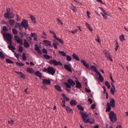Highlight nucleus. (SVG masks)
Returning <instances> with one entry per match:
<instances>
[{"instance_id": "bf43d9fd", "label": "nucleus", "mask_w": 128, "mask_h": 128, "mask_svg": "<svg viewBox=\"0 0 128 128\" xmlns=\"http://www.w3.org/2000/svg\"><path fill=\"white\" fill-rule=\"evenodd\" d=\"M85 91L86 92H90L91 91V90L90 89L88 90L87 88H85Z\"/></svg>"}, {"instance_id": "412c9836", "label": "nucleus", "mask_w": 128, "mask_h": 128, "mask_svg": "<svg viewBox=\"0 0 128 128\" xmlns=\"http://www.w3.org/2000/svg\"><path fill=\"white\" fill-rule=\"evenodd\" d=\"M9 13L6 12L4 14V17L5 18H13L14 16H10L9 15Z\"/></svg>"}, {"instance_id": "774afa93", "label": "nucleus", "mask_w": 128, "mask_h": 128, "mask_svg": "<svg viewBox=\"0 0 128 128\" xmlns=\"http://www.w3.org/2000/svg\"><path fill=\"white\" fill-rule=\"evenodd\" d=\"M103 12L104 13V14H106V15L108 16V15L105 10H103Z\"/></svg>"}, {"instance_id": "e433bc0d", "label": "nucleus", "mask_w": 128, "mask_h": 128, "mask_svg": "<svg viewBox=\"0 0 128 128\" xmlns=\"http://www.w3.org/2000/svg\"><path fill=\"white\" fill-rule=\"evenodd\" d=\"M0 57L2 59H4L5 58L4 54L1 52H0Z\"/></svg>"}, {"instance_id": "c756f323", "label": "nucleus", "mask_w": 128, "mask_h": 128, "mask_svg": "<svg viewBox=\"0 0 128 128\" xmlns=\"http://www.w3.org/2000/svg\"><path fill=\"white\" fill-rule=\"evenodd\" d=\"M77 107L78 110L82 111H83L84 110V107L80 105H78L77 106Z\"/></svg>"}, {"instance_id": "9d476101", "label": "nucleus", "mask_w": 128, "mask_h": 128, "mask_svg": "<svg viewBox=\"0 0 128 128\" xmlns=\"http://www.w3.org/2000/svg\"><path fill=\"white\" fill-rule=\"evenodd\" d=\"M64 67L67 70L70 72H72V70L71 66L68 64H64Z\"/></svg>"}, {"instance_id": "58836bf2", "label": "nucleus", "mask_w": 128, "mask_h": 128, "mask_svg": "<svg viewBox=\"0 0 128 128\" xmlns=\"http://www.w3.org/2000/svg\"><path fill=\"white\" fill-rule=\"evenodd\" d=\"M6 62L8 63L9 64H13V62H12L11 60L8 59H6Z\"/></svg>"}, {"instance_id": "473e14b6", "label": "nucleus", "mask_w": 128, "mask_h": 128, "mask_svg": "<svg viewBox=\"0 0 128 128\" xmlns=\"http://www.w3.org/2000/svg\"><path fill=\"white\" fill-rule=\"evenodd\" d=\"M59 53L60 54L62 55V56H66V53L63 51H59Z\"/></svg>"}, {"instance_id": "338daca9", "label": "nucleus", "mask_w": 128, "mask_h": 128, "mask_svg": "<svg viewBox=\"0 0 128 128\" xmlns=\"http://www.w3.org/2000/svg\"><path fill=\"white\" fill-rule=\"evenodd\" d=\"M110 78L111 79L112 81V82H113L114 83V80H113V79L112 77V76L111 75L110 76Z\"/></svg>"}, {"instance_id": "603ef678", "label": "nucleus", "mask_w": 128, "mask_h": 128, "mask_svg": "<svg viewBox=\"0 0 128 128\" xmlns=\"http://www.w3.org/2000/svg\"><path fill=\"white\" fill-rule=\"evenodd\" d=\"M30 36L32 37H34L37 36V35L34 33H31L30 34Z\"/></svg>"}, {"instance_id": "423d86ee", "label": "nucleus", "mask_w": 128, "mask_h": 128, "mask_svg": "<svg viewBox=\"0 0 128 128\" xmlns=\"http://www.w3.org/2000/svg\"><path fill=\"white\" fill-rule=\"evenodd\" d=\"M14 37L15 40L18 43L20 44H22L23 42L21 38H20L18 36L15 35L14 36Z\"/></svg>"}, {"instance_id": "2f4dec72", "label": "nucleus", "mask_w": 128, "mask_h": 128, "mask_svg": "<svg viewBox=\"0 0 128 128\" xmlns=\"http://www.w3.org/2000/svg\"><path fill=\"white\" fill-rule=\"evenodd\" d=\"M66 110L67 112H72V110L71 108H70L69 107L67 106L66 108Z\"/></svg>"}, {"instance_id": "0e129e2a", "label": "nucleus", "mask_w": 128, "mask_h": 128, "mask_svg": "<svg viewBox=\"0 0 128 128\" xmlns=\"http://www.w3.org/2000/svg\"><path fill=\"white\" fill-rule=\"evenodd\" d=\"M81 61L82 62L83 64H86V62L85 61L83 60H81Z\"/></svg>"}, {"instance_id": "6e6d98bb", "label": "nucleus", "mask_w": 128, "mask_h": 128, "mask_svg": "<svg viewBox=\"0 0 128 128\" xmlns=\"http://www.w3.org/2000/svg\"><path fill=\"white\" fill-rule=\"evenodd\" d=\"M30 18H31V20L33 21L34 20L35 22H36V21L35 20V17H34L33 16L31 15H30Z\"/></svg>"}, {"instance_id": "20e7f679", "label": "nucleus", "mask_w": 128, "mask_h": 128, "mask_svg": "<svg viewBox=\"0 0 128 128\" xmlns=\"http://www.w3.org/2000/svg\"><path fill=\"white\" fill-rule=\"evenodd\" d=\"M5 37L8 41V43L11 44L12 36L11 34L9 33H6L5 34Z\"/></svg>"}, {"instance_id": "7c9ffc66", "label": "nucleus", "mask_w": 128, "mask_h": 128, "mask_svg": "<svg viewBox=\"0 0 128 128\" xmlns=\"http://www.w3.org/2000/svg\"><path fill=\"white\" fill-rule=\"evenodd\" d=\"M9 22L10 25L11 26H12L13 25L14 23H15V21L14 20L10 19L9 20Z\"/></svg>"}, {"instance_id": "a18cd8bd", "label": "nucleus", "mask_w": 128, "mask_h": 128, "mask_svg": "<svg viewBox=\"0 0 128 128\" xmlns=\"http://www.w3.org/2000/svg\"><path fill=\"white\" fill-rule=\"evenodd\" d=\"M66 56V60L68 61H70L72 60L71 58L69 56L67 55Z\"/></svg>"}, {"instance_id": "a878e982", "label": "nucleus", "mask_w": 128, "mask_h": 128, "mask_svg": "<svg viewBox=\"0 0 128 128\" xmlns=\"http://www.w3.org/2000/svg\"><path fill=\"white\" fill-rule=\"evenodd\" d=\"M54 88L58 91L61 92L62 91L60 86L58 84L54 86Z\"/></svg>"}, {"instance_id": "de8ad7c7", "label": "nucleus", "mask_w": 128, "mask_h": 128, "mask_svg": "<svg viewBox=\"0 0 128 128\" xmlns=\"http://www.w3.org/2000/svg\"><path fill=\"white\" fill-rule=\"evenodd\" d=\"M78 29H76L74 30L71 31V32L73 34H75L76 33L78 32Z\"/></svg>"}, {"instance_id": "09e8293b", "label": "nucleus", "mask_w": 128, "mask_h": 128, "mask_svg": "<svg viewBox=\"0 0 128 128\" xmlns=\"http://www.w3.org/2000/svg\"><path fill=\"white\" fill-rule=\"evenodd\" d=\"M100 14H101L102 15V16H103L104 18V19H105V20H106V19H107V17L106 16V14H104L103 13H102L101 12H100Z\"/></svg>"}, {"instance_id": "4468645a", "label": "nucleus", "mask_w": 128, "mask_h": 128, "mask_svg": "<svg viewBox=\"0 0 128 128\" xmlns=\"http://www.w3.org/2000/svg\"><path fill=\"white\" fill-rule=\"evenodd\" d=\"M115 100L114 99H111L110 101V106L112 107L115 106Z\"/></svg>"}, {"instance_id": "4c0bfd02", "label": "nucleus", "mask_w": 128, "mask_h": 128, "mask_svg": "<svg viewBox=\"0 0 128 128\" xmlns=\"http://www.w3.org/2000/svg\"><path fill=\"white\" fill-rule=\"evenodd\" d=\"M70 8L74 12L76 11V8L75 6H71Z\"/></svg>"}, {"instance_id": "6e6552de", "label": "nucleus", "mask_w": 128, "mask_h": 128, "mask_svg": "<svg viewBox=\"0 0 128 128\" xmlns=\"http://www.w3.org/2000/svg\"><path fill=\"white\" fill-rule=\"evenodd\" d=\"M94 120L93 118H88V119H86V120H85V122L84 123H89L90 124H92L94 123Z\"/></svg>"}, {"instance_id": "c9c22d12", "label": "nucleus", "mask_w": 128, "mask_h": 128, "mask_svg": "<svg viewBox=\"0 0 128 128\" xmlns=\"http://www.w3.org/2000/svg\"><path fill=\"white\" fill-rule=\"evenodd\" d=\"M119 38L120 39V40L122 41H123L125 40L124 36L122 34L120 36Z\"/></svg>"}, {"instance_id": "3c124183", "label": "nucleus", "mask_w": 128, "mask_h": 128, "mask_svg": "<svg viewBox=\"0 0 128 128\" xmlns=\"http://www.w3.org/2000/svg\"><path fill=\"white\" fill-rule=\"evenodd\" d=\"M42 52L44 53H45L46 54H48L47 51L45 48H44L43 49Z\"/></svg>"}, {"instance_id": "052dcab7", "label": "nucleus", "mask_w": 128, "mask_h": 128, "mask_svg": "<svg viewBox=\"0 0 128 128\" xmlns=\"http://www.w3.org/2000/svg\"><path fill=\"white\" fill-rule=\"evenodd\" d=\"M20 76H21V77L22 78H25V75L24 74L22 73V72Z\"/></svg>"}, {"instance_id": "7ed1b4c3", "label": "nucleus", "mask_w": 128, "mask_h": 128, "mask_svg": "<svg viewBox=\"0 0 128 128\" xmlns=\"http://www.w3.org/2000/svg\"><path fill=\"white\" fill-rule=\"evenodd\" d=\"M103 53L107 60L112 62V57L110 56V54L108 51L106 50H104L103 51Z\"/></svg>"}, {"instance_id": "a19ab883", "label": "nucleus", "mask_w": 128, "mask_h": 128, "mask_svg": "<svg viewBox=\"0 0 128 128\" xmlns=\"http://www.w3.org/2000/svg\"><path fill=\"white\" fill-rule=\"evenodd\" d=\"M23 50V49L22 46H19V52H22Z\"/></svg>"}, {"instance_id": "69168bd1", "label": "nucleus", "mask_w": 128, "mask_h": 128, "mask_svg": "<svg viewBox=\"0 0 128 128\" xmlns=\"http://www.w3.org/2000/svg\"><path fill=\"white\" fill-rule=\"evenodd\" d=\"M85 24L86 26L88 28L90 26V25L89 24L87 23H86Z\"/></svg>"}, {"instance_id": "2eb2a0df", "label": "nucleus", "mask_w": 128, "mask_h": 128, "mask_svg": "<svg viewBox=\"0 0 128 128\" xmlns=\"http://www.w3.org/2000/svg\"><path fill=\"white\" fill-rule=\"evenodd\" d=\"M97 74L99 75L98 78L99 81L101 82H102L104 80V79L103 76L99 72Z\"/></svg>"}, {"instance_id": "1a4fd4ad", "label": "nucleus", "mask_w": 128, "mask_h": 128, "mask_svg": "<svg viewBox=\"0 0 128 128\" xmlns=\"http://www.w3.org/2000/svg\"><path fill=\"white\" fill-rule=\"evenodd\" d=\"M42 84H45L50 85L51 84L50 81L47 79H44L42 80Z\"/></svg>"}, {"instance_id": "49530a36", "label": "nucleus", "mask_w": 128, "mask_h": 128, "mask_svg": "<svg viewBox=\"0 0 128 128\" xmlns=\"http://www.w3.org/2000/svg\"><path fill=\"white\" fill-rule=\"evenodd\" d=\"M22 58L23 60H25L26 59V54L24 53H23L22 55Z\"/></svg>"}, {"instance_id": "13d9d810", "label": "nucleus", "mask_w": 128, "mask_h": 128, "mask_svg": "<svg viewBox=\"0 0 128 128\" xmlns=\"http://www.w3.org/2000/svg\"><path fill=\"white\" fill-rule=\"evenodd\" d=\"M118 47H119V46L118 44V42H117L116 43V46L115 48L116 51L117 50Z\"/></svg>"}, {"instance_id": "dca6fc26", "label": "nucleus", "mask_w": 128, "mask_h": 128, "mask_svg": "<svg viewBox=\"0 0 128 128\" xmlns=\"http://www.w3.org/2000/svg\"><path fill=\"white\" fill-rule=\"evenodd\" d=\"M67 82L69 84H70L72 86H73L75 84V83L72 79H68Z\"/></svg>"}, {"instance_id": "5fc2aeb1", "label": "nucleus", "mask_w": 128, "mask_h": 128, "mask_svg": "<svg viewBox=\"0 0 128 128\" xmlns=\"http://www.w3.org/2000/svg\"><path fill=\"white\" fill-rule=\"evenodd\" d=\"M16 20H17V21H18L20 20V18L19 17V16L18 14H17L16 15Z\"/></svg>"}, {"instance_id": "cd10ccee", "label": "nucleus", "mask_w": 128, "mask_h": 128, "mask_svg": "<svg viewBox=\"0 0 128 128\" xmlns=\"http://www.w3.org/2000/svg\"><path fill=\"white\" fill-rule=\"evenodd\" d=\"M24 46L25 48H28L30 47V45L26 41V40H24Z\"/></svg>"}, {"instance_id": "e2e57ef3", "label": "nucleus", "mask_w": 128, "mask_h": 128, "mask_svg": "<svg viewBox=\"0 0 128 128\" xmlns=\"http://www.w3.org/2000/svg\"><path fill=\"white\" fill-rule=\"evenodd\" d=\"M14 120H10V121H8V123L9 124H12L13 123Z\"/></svg>"}, {"instance_id": "ddd939ff", "label": "nucleus", "mask_w": 128, "mask_h": 128, "mask_svg": "<svg viewBox=\"0 0 128 128\" xmlns=\"http://www.w3.org/2000/svg\"><path fill=\"white\" fill-rule=\"evenodd\" d=\"M43 42L46 46H50L52 45L51 42L49 41L48 40H44L43 41Z\"/></svg>"}, {"instance_id": "c85d7f7f", "label": "nucleus", "mask_w": 128, "mask_h": 128, "mask_svg": "<svg viewBox=\"0 0 128 128\" xmlns=\"http://www.w3.org/2000/svg\"><path fill=\"white\" fill-rule=\"evenodd\" d=\"M58 44L59 43L55 41V42L53 44V46L55 49H57L58 48L57 46Z\"/></svg>"}, {"instance_id": "680f3d73", "label": "nucleus", "mask_w": 128, "mask_h": 128, "mask_svg": "<svg viewBox=\"0 0 128 128\" xmlns=\"http://www.w3.org/2000/svg\"><path fill=\"white\" fill-rule=\"evenodd\" d=\"M102 88H103L104 89V92H103V93H105V92H106V87L105 86H103L102 87Z\"/></svg>"}, {"instance_id": "c03bdc74", "label": "nucleus", "mask_w": 128, "mask_h": 128, "mask_svg": "<svg viewBox=\"0 0 128 128\" xmlns=\"http://www.w3.org/2000/svg\"><path fill=\"white\" fill-rule=\"evenodd\" d=\"M43 34L44 35V36H42V38L44 39H46L47 38L46 36L47 35L46 33L44 32H43Z\"/></svg>"}, {"instance_id": "b1692460", "label": "nucleus", "mask_w": 128, "mask_h": 128, "mask_svg": "<svg viewBox=\"0 0 128 128\" xmlns=\"http://www.w3.org/2000/svg\"><path fill=\"white\" fill-rule=\"evenodd\" d=\"M107 107L106 108V112H109L110 111L111 108V106L109 102L107 103Z\"/></svg>"}, {"instance_id": "f03ea898", "label": "nucleus", "mask_w": 128, "mask_h": 128, "mask_svg": "<svg viewBox=\"0 0 128 128\" xmlns=\"http://www.w3.org/2000/svg\"><path fill=\"white\" fill-rule=\"evenodd\" d=\"M109 118L112 123L117 120L116 114L113 111H110L109 113Z\"/></svg>"}, {"instance_id": "79ce46f5", "label": "nucleus", "mask_w": 128, "mask_h": 128, "mask_svg": "<svg viewBox=\"0 0 128 128\" xmlns=\"http://www.w3.org/2000/svg\"><path fill=\"white\" fill-rule=\"evenodd\" d=\"M115 92V88H112L110 89V92L112 94L114 95V92Z\"/></svg>"}, {"instance_id": "864d4df0", "label": "nucleus", "mask_w": 128, "mask_h": 128, "mask_svg": "<svg viewBox=\"0 0 128 128\" xmlns=\"http://www.w3.org/2000/svg\"><path fill=\"white\" fill-rule=\"evenodd\" d=\"M88 101L89 102L90 104H92L93 102V101L90 98H88Z\"/></svg>"}, {"instance_id": "4d7b16f0", "label": "nucleus", "mask_w": 128, "mask_h": 128, "mask_svg": "<svg viewBox=\"0 0 128 128\" xmlns=\"http://www.w3.org/2000/svg\"><path fill=\"white\" fill-rule=\"evenodd\" d=\"M96 104H92L91 106V108L92 109H94V108Z\"/></svg>"}, {"instance_id": "9b49d317", "label": "nucleus", "mask_w": 128, "mask_h": 128, "mask_svg": "<svg viewBox=\"0 0 128 128\" xmlns=\"http://www.w3.org/2000/svg\"><path fill=\"white\" fill-rule=\"evenodd\" d=\"M34 49L36 50L37 51L38 53L40 54H42V51L40 50L39 47L38 46V45L36 44H35V45Z\"/></svg>"}, {"instance_id": "39448f33", "label": "nucleus", "mask_w": 128, "mask_h": 128, "mask_svg": "<svg viewBox=\"0 0 128 128\" xmlns=\"http://www.w3.org/2000/svg\"><path fill=\"white\" fill-rule=\"evenodd\" d=\"M21 24L22 26L26 30L28 26V21L25 19H24L22 21Z\"/></svg>"}, {"instance_id": "5701e85b", "label": "nucleus", "mask_w": 128, "mask_h": 128, "mask_svg": "<svg viewBox=\"0 0 128 128\" xmlns=\"http://www.w3.org/2000/svg\"><path fill=\"white\" fill-rule=\"evenodd\" d=\"M26 70L30 73L33 74L34 72V70L31 68H27Z\"/></svg>"}, {"instance_id": "393cba45", "label": "nucleus", "mask_w": 128, "mask_h": 128, "mask_svg": "<svg viewBox=\"0 0 128 128\" xmlns=\"http://www.w3.org/2000/svg\"><path fill=\"white\" fill-rule=\"evenodd\" d=\"M91 69L92 70H93L95 72L96 74L99 72L98 70L97 69L96 67L94 66H91Z\"/></svg>"}, {"instance_id": "aec40b11", "label": "nucleus", "mask_w": 128, "mask_h": 128, "mask_svg": "<svg viewBox=\"0 0 128 128\" xmlns=\"http://www.w3.org/2000/svg\"><path fill=\"white\" fill-rule=\"evenodd\" d=\"M70 104L72 106H74L77 104V102L74 100L70 102Z\"/></svg>"}, {"instance_id": "f257e3e1", "label": "nucleus", "mask_w": 128, "mask_h": 128, "mask_svg": "<svg viewBox=\"0 0 128 128\" xmlns=\"http://www.w3.org/2000/svg\"><path fill=\"white\" fill-rule=\"evenodd\" d=\"M55 68L50 66H48L47 68H44L42 70V71L45 72L49 74H51L53 76L56 72Z\"/></svg>"}, {"instance_id": "bb28decb", "label": "nucleus", "mask_w": 128, "mask_h": 128, "mask_svg": "<svg viewBox=\"0 0 128 128\" xmlns=\"http://www.w3.org/2000/svg\"><path fill=\"white\" fill-rule=\"evenodd\" d=\"M8 48H9V49L11 50L13 52H15V51L14 50H15L16 48L12 46V44H10V45H9L8 46Z\"/></svg>"}, {"instance_id": "37998d69", "label": "nucleus", "mask_w": 128, "mask_h": 128, "mask_svg": "<svg viewBox=\"0 0 128 128\" xmlns=\"http://www.w3.org/2000/svg\"><path fill=\"white\" fill-rule=\"evenodd\" d=\"M65 85L67 88H70L71 87L70 85L68 83L66 82L65 83Z\"/></svg>"}, {"instance_id": "0eeeda50", "label": "nucleus", "mask_w": 128, "mask_h": 128, "mask_svg": "<svg viewBox=\"0 0 128 128\" xmlns=\"http://www.w3.org/2000/svg\"><path fill=\"white\" fill-rule=\"evenodd\" d=\"M80 114L82 117V119L84 120V122L85 120H86V119L85 118H87L88 116L85 112H80Z\"/></svg>"}, {"instance_id": "f3484780", "label": "nucleus", "mask_w": 128, "mask_h": 128, "mask_svg": "<svg viewBox=\"0 0 128 128\" xmlns=\"http://www.w3.org/2000/svg\"><path fill=\"white\" fill-rule=\"evenodd\" d=\"M15 27L16 28H18L20 30H22V27L21 25L18 22H16L15 25Z\"/></svg>"}, {"instance_id": "f704fd0d", "label": "nucleus", "mask_w": 128, "mask_h": 128, "mask_svg": "<svg viewBox=\"0 0 128 128\" xmlns=\"http://www.w3.org/2000/svg\"><path fill=\"white\" fill-rule=\"evenodd\" d=\"M105 84L106 86H107V87L108 88H110L111 87L110 85V84H109V83L108 82V81H106V82L105 83Z\"/></svg>"}, {"instance_id": "f8f14e48", "label": "nucleus", "mask_w": 128, "mask_h": 128, "mask_svg": "<svg viewBox=\"0 0 128 128\" xmlns=\"http://www.w3.org/2000/svg\"><path fill=\"white\" fill-rule=\"evenodd\" d=\"M34 75L41 78L42 77V74L39 71H36L34 73Z\"/></svg>"}, {"instance_id": "6ab92c4d", "label": "nucleus", "mask_w": 128, "mask_h": 128, "mask_svg": "<svg viewBox=\"0 0 128 128\" xmlns=\"http://www.w3.org/2000/svg\"><path fill=\"white\" fill-rule=\"evenodd\" d=\"M76 87L78 89H80L82 88V85L80 82L78 81H76Z\"/></svg>"}, {"instance_id": "a211bd4d", "label": "nucleus", "mask_w": 128, "mask_h": 128, "mask_svg": "<svg viewBox=\"0 0 128 128\" xmlns=\"http://www.w3.org/2000/svg\"><path fill=\"white\" fill-rule=\"evenodd\" d=\"M49 63L50 64H62L60 61L57 62L54 60H51Z\"/></svg>"}, {"instance_id": "8fccbe9b", "label": "nucleus", "mask_w": 128, "mask_h": 128, "mask_svg": "<svg viewBox=\"0 0 128 128\" xmlns=\"http://www.w3.org/2000/svg\"><path fill=\"white\" fill-rule=\"evenodd\" d=\"M2 30L6 32L8 31V29H7V28L5 26H3V28L2 29Z\"/></svg>"}, {"instance_id": "ea45409f", "label": "nucleus", "mask_w": 128, "mask_h": 128, "mask_svg": "<svg viewBox=\"0 0 128 128\" xmlns=\"http://www.w3.org/2000/svg\"><path fill=\"white\" fill-rule=\"evenodd\" d=\"M44 58L46 59H49L50 58V56L47 54H44L43 55Z\"/></svg>"}, {"instance_id": "72a5a7b5", "label": "nucleus", "mask_w": 128, "mask_h": 128, "mask_svg": "<svg viewBox=\"0 0 128 128\" xmlns=\"http://www.w3.org/2000/svg\"><path fill=\"white\" fill-rule=\"evenodd\" d=\"M12 32L14 35H17L18 34V31L15 28L12 29Z\"/></svg>"}, {"instance_id": "4be33fe9", "label": "nucleus", "mask_w": 128, "mask_h": 128, "mask_svg": "<svg viewBox=\"0 0 128 128\" xmlns=\"http://www.w3.org/2000/svg\"><path fill=\"white\" fill-rule=\"evenodd\" d=\"M72 58L75 59L76 60L78 61H80L78 55L75 54H73L72 55Z\"/></svg>"}]
</instances>
